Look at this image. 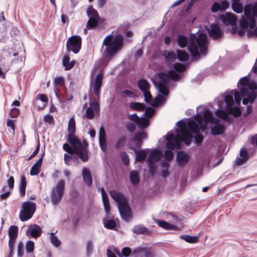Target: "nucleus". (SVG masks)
<instances>
[{"mask_svg":"<svg viewBox=\"0 0 257 257\" xmlns=\"http://www.w3.org/2000/svg\"><path fill=\"white\" fill-rule=\"evenodd\" d=\"M234 90L227 91L225 94H222L215 99L220 108L215 111V114L218 117L225 120L229 119V113L237 117L240 116L241 110L238 106L233 107L234 104Z\"/></svg>","mask_w":257,"mask_h":257,"instance_id":"1","label":"nucleus"},{"mask_svg":"<svg viewBox=\"0 0 257 257\" xmlns=\"http://www.w3.org/2000/svg\"><path fill=\"white\" fill-rule=\"evenodd\" d=\"M185 66L179 63L174 64L173 69H170L167 73L159 72L158 74L160 79L159 83H158L154 79L152 78V81L156 88L158 89L159 92L164 96H168L169 90L166 85L169 81L179 80L185 70Z\"/></svg>","mask_w":257,"mask_h":257,"instance_id":"2","label":"nucleus"},{"mask_svg":"<svg viewBox=\"0 0 257 257\" xmlns=\"http://www.w3.org/2000/svg\"><path fill=\"white\" fill-rule=\"evenodd\" d=\"M224 26L232 27V35L237 34L239 37L243 36L249 29L256 26L255 17H241L238 21L237 17H218Z\"/></svg>","mask_w":257,"mask_h":257,"instance_id":"3","label":"nucleus"},{"mask_svg":"<svg viewBox=\"0 0 257 257\" xmlns=\"http://www.w3.org/2000/svg\"><path fill=\"white\" fill-rule=\"evenodd\" d=\"M68 142L71 144L72 147L74 150L76 154L78 155L81 160L83 162H86L88 160V150L87 142L83 141L82 144L81 141L77 139L75 134L76 133L75 120L74 117H71L68 122Z\"/></svg>","mask_w":257,"mask_h":257,"instance_id":"4","label":"nucleus"},{"mask_svg":"<svg viewBox=\"0 0 257 257\" xmlns=\"http://www.w3.org/2000/svg\"><path fill=\"white\" fill-rule=\"evenodd\" d=\"M187 46L192 57L196 59H199L201 55H205L207 51L206 35L203 33H200L197 35L191 34Z\"/></svg>","mask_w":257,"mask_h":257,"instance_id":"5","label":"nucleus"},{"mask_svg":"<svg viewBox=\"0 0 257 257\" xmlns=\"http://www.w3.org/2000/svg\"><path fill=\"white\" fill-rule=\"evenodd\" d=\"M123 36L121 34L115 36L110 34L106 37L103 42L105 46L103 56L107 58H111L119 52L123 47Z\"/></svg>","mask_w":257,"mask_h":257,"instance_id":"6","label":"nucleus"},{"mask_svg":"<svg viewBox=\"0 0 257 257\" xmlns=\"http://www.w3.org/2000/svg\"><path fill=\"white\" fill-rule=\"evenodd\" d=\"M256 89V83L254 81L249 80L245 87L240 88V91H234L236 104L239 105L242 98L244 105L247 104L249 102L252 103L257 97Z\"/></svg>","mask_w":257,"mask_h":257,"instance_id":"7","label":"nucleus"},{"mask_svg":"<svg viewBox=\"0 0 257 257\" xmlns=\"http://www.w3.org/2000/svg\"><path fill=\"white\" fill-rule=\"evenodd\" d=\"M193 138V137L191 134L185 132L182 133V137L168 133L166 139L168 141L169 148L179 149L182 143H184L187 146H190Z\"/></svg>","mask_w":257,"mask_h":257,"instance_id":"8","label":"nucleus"},{"mask_svg":"<svg viewBox=\"0 0 257 257\" xmlns=\"http://www.w3.org/2000/svg\"><path fill=\"white\" fill-rule=\"evenodd\" d=\"M65 181L60 180L51 189L50 192L51 201L53 205H58L62 200L65 190Z\"/></svg>","mask_w":257,"mask_h":257,"instance_id":"9","label":"nucleus"},{"mask_svg":"<svg viewBox=\"0 0 257 257\" xmlns=\"http://www.w3.org/2000/svg\"><path fill=\"white\" fill-rule=\"evenodd\" d=\"M36 208L35 203L31 201L24 202L20 211V219L22 221H25L31 218L35 212Z\"/></svg>","mask_w":257,"mask_h":257,"instance_id":"10","label":"nucleus"},{"mask_svg":"<svg viewBox=\"0 0 257 257\" xmlns=\"http://www.w3.org/2000/svg\"><path fill=\"white\" fill-rule=\"evenodd\" d=\"M197 114L194 118L197 124H199L204 121L205 122L213 121V114L208 108L204 106H198L197 108Z\"/></svg>","mask_w":257,"mask_h":257,"instance_id":"11","label":"nucleus"},{"mask_svg":"<svg viewBox=\"0 0 257 257\" xmlns=\"http://www.w3.org/2000/svg\"><path fill=\"white\" fill-rule=\"evenodd\" d=\"M187 126L188 129L195 135L194 142L197 146H200L204 140L202 134L199 132V125L195 123L193 119L187 118Z\"/></svg>","mask_w":257,"mask_h":257,"instance_id":"12","label":"nucleus"},{"mask_svg":"<svg viewBox=\"0 0 257 257\" xmlns=\"http://www.w3.org/2000/svg\"><path fill=\"white\" fill-rule=\"evenodd\" d=\"M82 39L80 36L75 35L68 38L66 43V49L68 52H73L77 54L81 48Z\"/></svg>","mask_w":257,"mask_h":257,"instance_id":"13","label":"nucleus"},{"mask_svg":"<svg viewBox=\"0 0 257 257\" xmlns=\"http://www.w3.org/2000/svg\"><path fill=\"white\" fill-rule=\"evenodd\" d=\"M190 158L189 153L184 151H179L176 154V161L178 166L184 167L188 164Z\"/></svg>","mask_w":257,"mask_h":257,"instance_id":"14","label":"nucleus"},{"mask_svg":"<svg viewBox=\"0 0 257 257\" xmlns=\"http://www.w3.org/2000/svg\"><path fill=\"white\" fill-rule=\"evenodd\" d=\"M208 32L209 37L214 40L219 39L223 35L221 28L215 23L210 25V28L208 29Z\"/></svg>","mask_w":257,"mask_h":257,"instance_id":"15","label":"nucleus"},{"mask_svg":"<svg viewBox=\"0 0 257 257\" xmlns=\"http://www.w3.org/2000/svg\"><path fill=\"white\" fill-rule=\"evenodd\" d=\"M218 119H214L213 121L214 123L210 127V133L213 136H218L223 134L225 131V126L221 123L217 122Z\"/></svg>","mask_w":257,"mask_h":257,"instance_id":"16","label":"nucleus"},{"mask_svg":"<svg viewBox=\"0 0 257 257\" xmlns=\"http://www.w3.org/2000/svg\"><path fill=\"white\" fill-rule=\"evenodd\" d=\"M117 207L122 219L125 221H128L131 218V209L127 202Z\"/></svg>","mask_w":257,"mask_h":257,"instance_id":"17","label":"nucleus"},{"mask_svg":"<svg viewBox=\"0 0 257 257\" xmlns=\"http://www.w3.org/2000/svg\"><path fill=\"white\" fill-rule=\"evenodd\" d=\"M244 13V16H257V2L245 5Z\"/></svg>","mask_w":257,"mask_h":257,"instance_id":"18","label":"nucleus"},{"mask_svg":"<svg viewBox=\"0 0 257 257\" xmlns=\"http://www.w3.org/2000/svg\"><path fill=\"white\" fill-rule=\"evenodd\" d=\"M103 17H89L86 28L88 29H92L96 27H100L104 22Z\"/></svg>","mask_w":257,"mask_h":257,"instance_id":"19","label":"nucleus"},{"mask_svg":"<svg viewBox=\"0 0 257 257\" xmlns=\"http://www.w3.org/2000/svg\"><path fill=\"white\" fill-rule=\"evenodd\" d=\"M29 232L32 237L36 238L41 235L42 230L41 227L39 225L33 224L31 225L28 227V230L26 231L27 235H29Z\"/></svg>","mask_w":257,"mask_h":257,"instance_id":"20","label":"nucleus"},{"mask_svg":"<svg viewBox=\"0 0 257 257\" xmlns=\"http://www.w3.org/2000/svg\"><path fill=\"white\" fill-rule=\"evenodd\" d=\"M110 195L113 199L117 202V206L127 202L123 195L119 192L115 190H111L110 191Z\"/></svg>","mask_w":257,"mask_h":257,"instance_id":"21","label":"nucleus"},{"mask_svg":"<svg viewBox=\"0 0 257 257\" xmlns=\"http://www.w3.org/2000/svg\"><path fill=\"white\" fill-rule=\"evenodd\" d=\"M147 138V134L145 132H137L132 141L135 142V146L137 148L141 147L143 140Z\"/></svg>","mask_w":257,"mask_h":257,"instance_id":"22","label":"nucleus"},{"mask_svg":"<svg viewBox=\"0 0 257 257\" xmlns=\"http://www.w3.org/2000/svg\"><path fill=\"white\" fill-rule=\"evenodd\" d=\"M82 176L83 181L88 187L91 186L92 184V178L90 170L87 168H83L82 171Z\"/></svg>","mask_w":257,"mask_h":257,"instance_id":"23","label":"nucleus"},{"mask_svg":"<svg viewBox=\"0 0 257 257\" xmlns=\"http://www.w3.org/2000/svg\"><path fill=\"white\" fill-rule=\"evenodd\" d=\"M161 152L157 149L152 150L147 159V162H152L154 163L159 161L161 158Z\"/></svg>","mask_w":257,"mask_h":257,"instance_id":"24","label":"nucleus"},{"mask_svg":"<svg viewBox=\"0 0 257 257\" xmlns=\"http://www.w3.org/2000/svg\"><path fill=\"white\" fill-rule=\"evenodd\" d=\"M231 7L234 12L237 14H240L244 12V7L241 3V0H231Z\"/></svg>","mask_w":257,"mask_h":257,"instance_id":"25","label":"nucleus"},{"mask_svg":"<svg viewBox=\"0 0 257 257\" xmlns=\"http://www.w3.org/2000/svg\"><path fill=\"white\" fill-rule=\"evenodd\" d=\"M156 223L158 224L159 226L167 230H175L177 229V227L176 225L169 223L164 220H157Z\"/></svg>","mask_w":257,"mask_h":257,"instance_id":"26","label":"nucleus"},{"mask_svg":"<svg viewBox=\"0 0 257 257\" xmlns=\"http://www.w3.org/2000/svg\"><path fill=\"white\" fill-rule=\"evenodd\" d=\"M169 166L170 164L167 162L162 161L161 163V175L164 178H168L170 175Z\"/></svg>","mask_w":257,"mask_h":257,"instance_id":"27","label":"nucleus"},{"mask_svg":"<svg viewBox=\"0 0 257 257\" xmlns=\"http://www.w3.org/2000/svg\"><path fill=\"white\" fill-rule=\"evenodd\" d=\"M138 85L139 89L144 93V91L149 90L150 88V84L145 79H140L138 82Z\"/></svg>","mask_w":257,"mask_h":257,"instance_id":"28","label":"nucleus"},{"mask_svg":"<svg viewBox=\"0 0 257 257\" xmlns=\"http://www.w3.org/2000/svg\"><path fill=\"white\" fill-rule=\"evenodd\" d=\"M102 221L104 226L108 229L113 230L116 228V223L113 219L104 218L102 219Z\"/></svg>","mask_w":257,"mask_h":257,"instance_id":"29","label":"nucleus"},{"mask_svg":"<svg viewBox=\"0 0 257 257\" xmlns=\"http://www.w3.org/2000/svg\"><path fill=\"white\" fill-rule=\"evenodd\" d=\"M148 228L143 224H138L134 226L132 229L133 232L137 235H140L146 233Z\"/></svg>","mask_w":257,"mask_h":257,"instance_id":"30","label":"nucleus"},{"mask_svg":"<svg viewBox=\"0 0 257 257\" xmlns=\"http://www.w3.org/2000/svg\"><path fill=\"white\" fill-rule=\"evenodd\" d=\"M130 179L133 185L138 184L140 182L139 173L138 171H132L130 173Z\"/></svg>","mask_w":257,"mask_h":257,"instance_id":"31","label":"nucleus"},{"mask_svg":"<svg viewBox=\"0 0 257 257\" xmlns=\"http://www.w3.org/2000/svg\"><path fill=\"white\" fill-rule=\"evenodd\" d=\"M135 153L136 161L143 162L147 157V151L146 150H140Z\"/></svg>","mask_w":257,"mask_h":257,"instance_id":"32","label":"nucleus"},{"mask_svg":"<svg viewBox=\"0 0 257 257\" xmlns=\"http://www.w3.org/2000/svg\"><path fill=\"white\" fill-rule=\"evenodd\" d=\"M180 238L184 240L186 242L191 243L198 242L199 240L198 236L188 234L181 235Z\"/></svg>","mask_w":257,"mask_h":257,"instance_id":"33","label":"nucleus"},{"mask_svg":"<svg viewBox=\"0 0 257 257\" xmlns=\"http://www.w3.org/2000/svg\"><path fill=\"white\" fill-rule=\"evenodd\" d=\"M133 252L134 254L143 253L145 257H154V254L152 252L142 247L134 249Z\"/></svg>","mask_w":257,"mask_h":257,"instance_id":"34","label":"nucleus"},{"mask_svg":"<svg viewBox=\"0 0 257 257\" xmlns=\"http://www.w3.org/2000/svg\"><path fill=\"white\" fill-rule=\"evenodd\" d=\"M188 41V38L183 35H179L177 37V43L181 48L185 47L187 45Z\"/></svg>","mask_w":257,"mask_h":257,"instance_id":"35","label":"nucleus"},{"mask_svg":"<svg viewBox=\"0 0 257 257\" xmlns=\"http://www.w3.org/2000/svg\"><path fill=\"white\" fill-rule=\"evenodd\" d=\"M27 186V181L25 176L23 175L21 177L20 186L19 192L21 196H24L26 193V188Z\"/></svg>","mask_w":257,"mask_h":257,"instance_id":"36","label":"nucleus"},{"mask_svg":"<svg viewBox=\"0 0 257 257\" xmlns=\"http://www.w3.org/2000/svg\"><path fill=\"white\" fill-rule=\"evenodd\" d=\"M177 57L180 61L184 62L189 58V55L187 52L183 50H177Z\"/></svg>","mask_w":257,"mask_h":257,"instance_id":"37","label":"nucleus"},{"mask_svg":"<svg viewBox=\"0 0 257 257\" xmlns=\"http://www.w3.org/2000/svg\"><path fill=\"white\" fill-rule=\"evenodd\" d=\"M163 55L168 61L173 62L176 59V55L173 52L165 50L163 52Z\"/></svg>","mask_w":257,"mask_h":257,"instance_id":"38","label":"nucleus"},{"mask_svg":"<svg viewBox=\"0 0 257 257\" xmlns=\"http://www.w3.org/2000/svg\"><path fill=\"white\" fill-rule=\"evenodd\" d=\"M143 95L145 98V100L147 103L152 106L155 105L154 98L153 99V97L149 90L144 91Z\"/></svg>","mask_w":257,"mask_h":257,"instance_id":"39","label":"nucleus"},{"mask_svg":"<svg viewBox=\"0 0 257 257\" xmlns=\"http://www.w3.org/2000/svg\"><path fill=\"white\" fill-rule=\"evenodd\" d=\"M130 107L136 110L142 111L146 108L145 105L140 102H131L130 103Z\"/></svg>","mask_w":257,"mask_h":257,"instance_id":"40","label":"nucleus"},{"mask_svg":"<svg viewBox=\"0 0 257 257\" xmlns=\"http://www.w3.org/2000/svg\"><path fill=\"white\" fill-rule=\"evenodd\" d=\"M167 149L164 152V157L167 161H171L173 157V153L172 150L175 148H171L168 147V142L166 144Z\"/></svg>","mask_w":257,"mask_h":257,"instance_id":"41","label":"nucleus"},{"mask_svg":"<svg viewBox=\"0 0 257 257\" xmlns=\"http://www.w3.org/2000/svg\"><path fill=\"white\" fill-rule=\"evenodd\" d=\"M126 141V138L125 136H122L118 139L114 147L116 149H120L124 146Z\"/></svg>","mask_w":257,"mask_h":257,"instance_id":"42","label":"nucleus"},{"mask_svg":"<svg viewBox=\"0 0 257 257\" xmlns=\"http://www.w3.org/2000/svg\"><path fill=\"white\" fill-rule=\"evenodd\" d=\"M57 231L55 233H50V241L51 243L55 246V247H59L61 244V241L58 239L57 236L54 235L55 233H56Z\"/></svg>","mask_w":257,"mask_h":257,"instance_id":"43","label":"nucleus"},{"mask_svg":"<svg viewBox=\"0 0 257 257\" xmlns=\"http://www.w3.org/2000/svg\"><path fill=\"white\" fill-rule=\"evenodd\" d=\"M161 95V96L154 98L155 105L153 106V107H157L159 105L164 104L166 100V98H165L166 96H164L162 94Z\"/></svg>","mask_w":257,"mask_h":257,"instance_id":"44","label":"nucleus"},{"mask_svg":"<svg viewBox=\"0 0 257 257\" xmlns=\"http://www.w3.org/2000/svg\"><path fill=\"white\" fill-rule=\"evenodd\" d=\"M18 233V227L15 225H11L8 231L9 236L15 237L17 238Z\"/></svg>","mask_w":257,"mask_h":257,"instance_id":"45","label":"nucleus"},{"mask_svg":"<svg viewBox=\"0 0 257 257\" xmlns=\"http://www.w3.org/2000/svg\"><path fill=\"white\" fill-rule=\"evenodd\" d=\"M137 123L138 124V127L141 130H144L149 126V122L146 119L143 118L142 119H140L139 121H138Z\"/></svg>","mask_w":257,"mask_h":257,"instance_id":"46","label":"nucleus"},{"mask_svg":"<svg viewBox=\"0 0 257 257\" xmlns=\"http://www.w3.org/2000/svg\"><path fill=\"white\" fill-rule=\"evenodd\" d=\"M41 169V166L37 165L36 164H34V165L32 167L31 169L30 174L31 176L37 175L40 173Z\"/></svg>","mask_w":257,"mask_h":257,"instance_id":"47","label":"nucleus"},{"mask_svg":"<svg viewBox=\"0 0 257 257\" xmlns=\"http://www.w3.org/2000/svg\"><path fill=\"white\" fill-rule=\"evenodd\" d=\"M120 157L122 162L125 166H127L130 163V160L128 155L125 152H122L120 154Z\"/></svg>","mask_w":257,"mask_h":257,"instance_id":"48","label":"nucleus"},{"mask_svg":"<svg viewBox=\"0 0 257 257\" xmlns=\"http://www.w3.org/2000/svg\"><path fill=\"white\" fill-rule=\"evenodd\" d=\"M148 166L149 167V172L152 176H154L155 174L156 171V166L155 163L152 162H147Z\"/></svg>","mask_w":257,"mask_h":257,"instance_id":"49","label":"nucleus"},{"mask_svg":"<svg viewBox=\"0 0 257 257\" xmlns=\"http://www.w3.org/2000/svg\"><path fill=\"white\" fill-rule=\"evenodd\" d=\"M26 249L27 253L33 252L34 249V242L32 240H28L26 244Z\"/></svg>","mask_w":257,"mask_h":257,"instance_id":"50","label":"nucleus"},{"mask_svg":"<svg viewBox=\"0 0 257 257\" xmlns=\"http://www.w3.org/2000/svg\"><path fill=\"white\" fill-rule=\"evenodd\" d=\"M247 32V37L248 38L257 37V26L254 27L252 29H249Z\"/></svg>","mask_w":257,"mask_h":257,"instance_id":"51","label":"nucleus"},{"mask_svg":"<svg viewBox=\"0 0 257 257\" xmlns=\"http://www.w3.org/2000/svg\"><path fill=\"white\" fill-rule=\"evenodd\" d=\"M88 16H99L98 13L92 6H90L87 10Z\"/></svg>","mask_w":257,"mask_h":257,"instance_id":"52","label":"nucleus"},{"mask_svg":"<svg viewBox=\"0 0 257 257\" xmlns=\"http://www.w3.org/2000/svg\"><path fill=\"white\" fill-rule=\"evenodd\" d=\"M250 74V72L248 74V75L245 76L240 78L238 82V85L239 84L240 85L245 87L249 80L248 77L249 76Z\"/></svg>","mask_w":257,"mask_h":257,"instance_id":"53","label":"nucleus"},{"mask_svg":"<svg viewBox=\"0 0 257 257\" xmlns=\"http://www.w3.org/2000/svg\"><path fill=\"white\" fill-rule=\"evenodd\" d=\"M240 156L242 158L244 159L246 161L249 158V155L247 152V150L245 148H242L240 151Z\"/></svg>","mask_w":257,"mask_h":257,"instance_id":"54","label":"nucleus"},{"mask_svg":"<svg viewBox=\"0 0 257 257\" xmlns=\"http://www.w3.org/2000/svg\"><path fill=\"white\" fill-rule=\"evenodd\" d=\"M93 242L92 240H89L86 242V254L88 255H89L92 250L93 249Z\"/></svg>","mask_w":257,"mask_h":257,"instance_id":"55","label":"nucleus"},{"mask_svg":"<svg viewBox=\"0 0 257 257\" xmlns=\"http://www.w3.org/2000/svg\"><path fill=\"white\" fill-rule=\"evenodd\" d=\"M99 189L100 190V191L101 194L102 202L104 203L109 201L107 194L106 193L103 187H101L100 188H99Z\"/></svg>","mask_w":257,"mask_h":257,"instance_id":"56","label":"nucleus"},{"mask_svg":"<svg viewBox=\"0 0 257 257\" xmlns=\"http://www.w3.org/2000/svg\"><path fill=\"white\" fill-rule=\"evenodd\" d=\"M24 244L22 241H20L18 245V257H23L24 255L23 251Z\"/></svg>","mask_w":257,"mask_h":257,"instance_id":"57","label":"nucleus"},{"mask_svg":"<svg viewBox=\"0 0 257 257\" xmlns=\"http://www.w3.org/2000/svg\"><path fill=\"white\" fill-rule=\"evenodd\" d=\"M155 113V110L151 107H148L146 109L145 115L147 118L151 117Z\"/></svg>","mask_w":257,"mask_h":257,"instance_id":"58","label":"nucleus"},{"mask_svg":"<svg viewBox=\"0 0 257 257\" xmlns=\"http://www.w3.org/2000/svg\"><path fill=\"white\" fill-rule=\"evenodd\" d=\"M7 177L9 178L7 180L8 187L10 190H12L14 187V178L13 176H10L9 174L7 175Z\"/></svg>","mask_w":257,"mask_h":257,"instance_id":"59","label":"nucleus"},{"mask_svg":"<svg viewBox=\"0 0 257 257\" xmlns=\"http://www.w3.org/2000/svg\"><path fill=\"white\" fill-rule=\"evenodd\" d=\"M99 144L101 150L103 152H105L107 148V144L106 139H99Z\"/></svg>","mask_w":257,"mask_h":257,"instance_id":"60","label":"nucleus"},{"mask_svg":"<svg viewBox=\"0 0 257 257\" xmlns=\"http://www.w3.org/2000/svg\"><path fill=\"white\" fill-rule=\"evenodd\" d=\"M230 4L226 0L222 1L220 4V11H224L229 8Z\"/></svg>","mask_w":257,"mask_h":257,"instance_id":"61","label":"nucleus"},{"mask_svg":"<svg viewBox=\"0 0 257 257\" xmlns=\"http://www.w3.org/2000/svg\"><path fill=\"white\" fill-rule=\"evenodd\" d=\"M131 249L128 247H124L121 250V256L124 257L128 256L131 253Z\"/></svg>","mask_w":257,"mask_h":257,"instance_id":"62","label":"nucleus"},{"mask_svg":"<svg viewBox=\"0 0 257 257\" xmlns=\"http://www.w3.org/2000/svg\"><path fill=\"white\" fill-rule=\"evenodd\" d=\"M64 79L61 76L56 77L54 80V83L55 85H64Z\"/></svg>","mask_w":257,"mask_h":257,"instance_id":"63","label":"nucleus"},{"mask_svg":"<svg viewBox=\"0 0 257 257\" xmlns=\"http://www.w3.org/2000/svg\"><path fill=\"white\" fill-rule=\"evenodd\" d=\"M125 127L127 130L131 133L134 132L136 130V125L131 122H127L125 124Z\"/></svg>","mask_w":257,"mask_h":257,"instance_id":"64","label":"nucleus"}]
</instances>
